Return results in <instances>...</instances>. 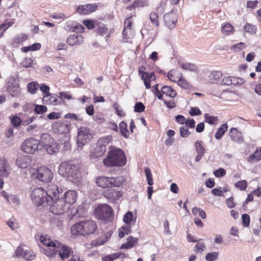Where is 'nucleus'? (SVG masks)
<instances>
[{
  "mask_svg": "<svg viewBox=\"0 0 261 261\" xmlns=\"http://www.w3.org/2000/svg\"><path fill=\"white\" fill-rule=\"evenodd\" d=\"M63 191V189L57 185L50 184L47 186L46 190L41 187L34 189L31 193V199L37 206H49L53 203L54 198L59 197Z\"/></svg>",
  "mask_w": 261,
  "mask_h": 261,
  "instance_id": "1",
  "label": "nucleus"
},
{
  "mask_svg": "<svg viewBox=\"0 0 261 261\" xmlns=\"http://www.w3.org/2000/svg\"><path fill=\"white\" fill-rule=\"evenodd\" d=\"M58 173L67 180L78 185L82 180V173L80 166L71 162L61 163L58 168Z\"/></svg>",
  "mask_w": 261,
  "mask_h": 261,
  "instance_id": "2",
  "label": "nucleus"
},
{
  "mask_svg": "<svg viewBox=\"0 0 261 261\" xmlns=\"http://www.w3.org/2000/svg\"><path fill=\"white\" fill-rule=\"evenodd\" d=\"M126 158L123 151L117 147H111L108 155L103 160V163L107 167H122L126 164Z\"/></svg>",
  "mask_w": 261,
  "mask_h": 261,
  "instance_id": "3",
  "label": "nucleus"
},
{
  "mask_svg": "<svg viewBox=\"0 0 261 261\" xmlns=\"http://www.w3.org/2000/svg\"><path fill=\"white\" fill-rule=\"evenodd\" d=\"M97 229L96 223L91 220L82 221L73 224L71 232L73 236H85L93 234Z\"/></svg>",
  "mask_w": 261,
  "mask_h": 261,
  "instance_id": "4",
  "label": "nucleus"
},
{
  "mask_svg": "<svg viewBox=\"0 0 261 261\" xmlns=\"http://www.w3.org/2000/svg\"><path fill=\"white\" fill-rule=\"evenodd\" d=\"M32 177L38 179L43 182H50L53 177L54 172L50 169L44 166L37 169H33Z\"/></svg>",
  "mask_w": 261,
  "mask_h": 261,
  "instance_id": "5",
  "label": "nucleus"
},
{
  "mask_svg": "<svg viewBox=\"0 0 261 261\" xmlns=\"http://www.w3.org/2000/svg\"><path fill=\"white\" fill-rule=\"evenodd\" d=\"M41 243L47 248L45 250V254L48 257H53L57 253V249L60 248V243L56 240L54 241L49 238L41 236L40 238Z\"/></svg>",
  "mask_w": 261,
  "mask_h": 261,
  "instance_id": "6",
  "label": "nucleus"
},
{
  "mask_svg": "<svg viewBox=\"0 0 261 261\" xmlns=\"http://www.w3.org/2000/svg\"><path fill=\"white\" fill-rule=\"evenodd\" d=\"M112 137L107 136L99 139L95 147L93 149L92 155L95 158H98L101 156L106 151L107 146L109 144Z\"/></svg>",
  "mask_w": 261,
  "mask_h": 261,
  "instance_id": "7",
  "label": "nucleus"
},
{
  "mask_svg": "<svg viewBox=\"0 0 261 261\" xmlns=\"http://www.w3.org/2000/svg\"><path fill=\"white\" fill-rule=\"evenodd\" d=\"M61 194L62 193L59 195V197L54 198V203L50 204L49 211L55 215H62L69 209V207L67 205L64 200L60 198Z\"/></svg>",
  "mask_w": 261,
  "mask_h": 261,
  "instance_id": "8",
  "label": "nucleus"
},
{
  "mask_svg": "<svg viewBox=\"0 0 261 261\" xmlns=\"http://www.w3.org/2000/svg\"><path fill=\"white\" fill-rule=\"evenodd\" d=\"M92 138V136L89 129L85 127L80 128L77 136V148L81 149L83 146L89 142Z\"/></svg>",
  "mask_w": 261,
  "mask_h": 261,
  "instance_id": "9",
  "label": "nucleus"
},
{
  "mask_svg": "<svg viewBox=\"0 0 261 261\" xmlns=\"http://www.w3.org/2000/svg\"><path fill=\"white\" fill-rule=\"evenodd\" d=\"M39 142L37 139L29 138L25 139L21 144V150L28 154L34 153L38 148Z\"/></svg>",
  "mask_w": 261,
  "mask_h": 261,
  "instance_id": "10",
  "label": "nucleus"
},
{
  "mask_svg": "<svg viewBox=\"0 0 261 261\" xmlns=\"http://www.w3.org/2000/svg\"><path fill=\"white\" fill-rule=\"evenodd\" d=\"M112 214V208L107 204L98 205L95 209V214L99 219L107 220Z\"/></svg>",
  "mask_w": 261,
  "mask_h": 261,
  "instance_id": "11",
  "label": "nucleus"
},
{
  "mask_svg": "<svg viewBox=\"0 0 261 261\" xmlns=\"http://www.w3.org/2000/svg\"><path fill=\"white\" fill-rule=\"evenodd\" d=\"M6 90L12 97H18L20 94V88L14 79H11L6 85Z\"/></svg>",
  "mask_w": 261,
  "mask_h": 261,
  "instance_id": "12",
  "label": "nucleus"
},
{
  "mask_svg": "<svg viewBox=\"0 0 261 261\" xmlns=\"http://www.w3.org/2000/svg\"><path fill=\"white\" fill-rule=\"evenodd\" d=\"M77 198V192L74 190H71L67 191L61 196V198L69 207L75 202Z\"/></svg>",
  "mask_w": 261,
  "mask_h": 261,
  "instance_id": "13",
  "label": "nucleus"
},
{
  "mask_svg": "<svg viewBox=\"0 0 261 261\" xmlns=\"http://www.w3.org/2000/svg\"><path fill=\"white\" fill-rule=\"evenodd\" d=\"M70 123L68 121H58L54 123L53 128L56 133L58 134H66L69 131Z\"/></svg>",
  "mask_w": 261,
  "mask_h": 261,
  "instance_id": "14",
  "label": "nucleus"
},
{
  "mask_svg": "<svg viewBox=\"0 0 261 261\" xmlns=\"http://www.w3.org/2000/svg\"><path fill=\"white\" fill-rule=\"evenodd\" d=\"M15 255L17 256H22L27 260L34 259L35 255L34 253L28 247L24 248L22 246H18L15 251Z\"/></svg>",
  "mask_w": 261,
  "mask_h": 261,
  "instance_id": "15",
  "label": "nucleus"
},
{
  "mask_svg": "<svg viewBox=\"0 0 261 261\" xmlns=\"http://www.w3.org/2000/svg\"><path fill=\"white\" fill-rule=\"evenodd\" d=\"M165 25L170 29H173L177 20L176 14L173 11L166 13L164 16Z\"/></svg>",
  "mask_w": 261,
  "mask_h": 261,
  "instance_id": "16",
  "label": "nucleus"
},
{
  "mask_svg": "<svg viewBox=\"0 0 261 261\" xmlns=\"http://www.w3.org/2000/svg\"><path fill=\"white\" fill-rule=\"evenodd\" d=\"M143 68V67H142L139 68V73L141 79L143 80L146 88L149 89L150 88V82L155 80V76L154 72L149 73L148 72L142 71L141 68Z\"/></svg>",
  "mask_w": 261,
  "mask_h": 261,
  "instance_id": "17",
  "label": "nucleus"
},
{
  "mask_svg": "<svg viewBox=\"0 0 261 261\" xmlns=\"http://www.w3.org/2000/svg\"><path fill=\"white\" fill-rule=\"evenodd\" d=\"M97 6L95 4H88L80 5L76 9V12L80 15H87L95 11Z\"/></svg>",
  "mask_w": 261,
  "mask_h": 261,
  "instance_id": "18",
  "label": "nucleus"
},
{
  "mask_svg": "<svg viewBox=\"0 0 261 261\" xmlns=\"http://www.w3.org/2000/svg\"><path fill=\"white\" fill-rule=\"evenodd\" d=\"M103 195L110 201H114L122 196L123 192L116 191L114 189H109L104 192Z\"/></svg>",
  "mask_w": 261,
  "mask_h": 261,
  "instance_id": "19",
  "label": "nucleus"
},
{
  "mask_svg": "<svg viewBox=\"0 0 261 261\" xmlns=\"http://www.w3.org/2000/svg\"><path fill=\"white\" fill-rule=\"evenodd\" d=\"M66 42L70 46L80 45L84 42V38L81 35L75 34L69 35Z\"/></svg>",
  "mask_w": 261,
  "mask_h": 261,
  "instance_id": "20",
  "label": "nucleus"
},
{
  "mask_svg": "<svg viewBox=\"0 0 261 261\" xmlns=\"http://www.w3.org/2000/svg\"><path fill=\"white\" fill-rule=\"evenodd\" d=\"M230 136L231 141L237 143L241 144L244 141L242 133L235 127L230 129Z\"/></svg>",
  "mask_w": 261,
  "mask_h": 261,
  "instance_id": "21",
  "label": "nucleus"
},
{
  "mask_svg": "<svg viewBox=\"0 0 261 261\" xmlns=\"http://www.w3.org/2000/svg\"><path fill=\"white\" fill-rule=\"evenodd\" d=\"M32 162V159L29 155L19 157L16 161L17 165L21 168H26L29 167Z\"/></svg>",
  "mask_w": 261,
  "mask_h": 261,
  "instance_id": "22",
  "label": "nucleus"
},
{
  "mask_svg": "<svg viewBox=\"0 0 261 261\" xmlns=\"http://www.w3.org/2000/svg\"><path fill=\"white\" fill-rule=\"evenodd\" d=\"M145 172L146 176L147 184L150 186L147 188L148 197V199H150L151 198V196L153 193V188L152 187H151V186L153 184V181L150 170L148 168H146L145 169Z\"/></svg>",
  "mask_w": 261,
  "mask_h": 261,
  "instance_id": "23",
  "label": "nucleus"
},
{
  "mask_svg": "<svg viewBox=\"0 0 261 261\" xmlns=\"http://www.w3.org/2000/svg\"><path fill=\"white\" fill-rule=\"evenodd\" d=\"M261 160V147H257L255 151L251 154L247 159L248 163L254 164Z\"/></svg>",
  "mask_w": 261,
  "mask_h": 261,
  "instance_id": "24",
  "label": "nucleus"
},
{
  "mask_svg": "<svg viewBox=\"0 0 261 261\" xmlns=\"http://www.w3.org/2000/svg\"><path fill=\"white\" fill-rule=\"evenodd\" d=\"M42 102L46 105H57L58 102V99L55 94L50 93L47 94L43 95L42 98Z\"/></svg>",
  "mask_w": 261,
  "mask_h": 261,
  "instance_id": "25",
  "label": "nucleus"
},
{
  "mask_svg": "<svg viewBox=\"0 0 261 261\" xmlns=\"http://www.w3.org/2000/svg\"><path fill=\"white\" fill-rule=\"evenodd\" d=\"M109 187H119L124 182V177L119 176L117 177H109Z\"/></svg>",
  "mask_w": 261,
  "mask_h": 261,
  "instance_id": "26",
  "label": "nucleus"
},
{
  "mask_svg": "<svg viewBox=\"0 0 261 261\" xmlns=\"http://www.w3.org/2000/svg\"><path fill=\"white\" fill-rule=\"evenodd\" d=\"M60 249L59 250V255L62 259L67 258L69 257L71 251V249L66 245H62L60 244Z\"/></svg>",
  "mask_w": 261,
  "mask_h": 261,
  "instance_id": "27",
  "label": "nucleus"
},
{
  "mask_svg": "<svg viewBox=\"0 0 261 261\" xmlns=\"http://www.w3.org/2000/svg\"><path fill=\"white\" fill-rule=\"evenodd\" d=\"M39 144L40 143L42 146L44 148L49 144L54 142V140L48 134H43L40 137V141H39Z\"/></svg>",
  "mask_w": 261,
  "mask_h": 261,
  "instance_id": "28",
  "label": "nucleus"
},
{
  "mask_svg": "<svg viewBox=\"0 0 261 261\" xmlns=\"http://www.w3.org/2000/svg\"><path fill=\"white\" fill-rule=\"evenodd\" d=\"M167 76L170 81L177 82L179 79L182 76V74L179 71L172 69L168 72Z\"/></svg>",
  "mask_w": 261,
  "mask_h": 261,
  "instance_id": "29",
  "label": "nucleus"
},
{
  "mask_svg": "<svg viewBox=\"0 0 261 261\" xmlns=\"http://www.w3.org/2000/svg\"><path fill=\"white\" fill-rule=\"evenodd\" d=\"M109 177L98 176L96 178V184L98 187L106 188H109Z\"/></svg>",
  "mask_w": 261,
  "mask_h": 261,
  "instance_id": "30",
  "label": "nucleus"
},
{
  "mask_svg": "<svg viewBox=\"0 0 261 261\" xmlns=\"http://www.w3.org/2000/svg\"><path fill=\"white\" fill-rule=\"evenodd\" d=\"M0 174L3 176L7 177L9 173L10 168L6 160L1 161Z\"/></svg>",
  "mask_w": 261,
  "mask_h": 261,
  "instance_id": "31",
  "label": "nucleus"
},
{
  "mask_svg": "<svg viewBox=\"0 0 261 261\" xmlns=\"http://www.w3.org/2000/svg\"><path fill=\"white\" fill-rule=\"evenodd\" d=\"M162 93L171 97H174L176 95V92L171 87L164 86L162 88Z\"/></svg>",
  "mask_w": 261,
  "mask_h": 261,
  "instance_id": "32",
  "label": "nucleus"
},
{
  "mask_svg": "<svg viewBox=\"0 0 261 261\" xmlns=\"http://www.w3.org/2000/svg\"><path fill=\"white\" fill-rule=\"evenodd\" d=\"M137 241V239L136 238H133L132 236H129L127 239V242L123 244L121 247V249H130L133 248L136 242Z\"/></svg>",
  "mask_w": 261,
  "mask_h": 261,
  "instance_id": "33",
  "label": "nucleus"
},
{
  "mask_svg": "<svg viewBox=\"0 0 261 261\" xmlns=\"http://www.w3.org/2000/svg\"><path fill=\"white\" fill-rule=\"evenodd\" d=\"M111 232L110 231L107 232L105 233L104 237H102L101 238H98L95 240V245L97 246H99L104 244L106 243L111 236Z\"/></svg>",
  "mask_w": 261,
  "mask_h": 261,
  "instance_id": "34",
  "label": "nucleus"
},
{
  "mask_svg": "<svg viewBox=\"0 0 261 261\" xmlns=\"http://www.w3.org/2000/svg\"><path fill=\"white\" fill-rule=\"evenodd\" d=\"M228 128L227 124L224 123L222 124L220 127H219L217 132L215 134V138L217 139H220L222 138L225 133L226 132Z\"/></svg>",
  "mask_w": 261,
  "mask_h": 261,
  "instance_id": "35",
  "label": "nucleus"
},
{
  "mask_svg": "<svg viewBox=\"0 0 261 261\" xmlns=\"http://www.w3.org/2000/svg\"><path fill=\"white\" fill-rule=\"evenodd\" d=\"M146 6H147L146 2L142 0L136 1H135L132 5L127 7V9L131 10L134 8L143 7Z\"/></svg>",
  "mask_w": 261,
  "mask_h": 261,
  "instance_id": "36",
  "label": "nucleus"
},
{
  "mask_svg": "<svg viewBox=\"0 0 261 261\" xmlns=\"http://www.w3.org/2000/svg\"><path fill=\"white\" fill-rule=\"evenodd\" d=\"M205 122L210 124H216L218 122L217 117L211 116L209 114L206 113L204 115Z\"/></svg>",
  "mask_w": 261,
  "mask_h": 261,
  "instance_id": "37",
  "label": "nucleus"
},
{
  "mask_svg": "<svg viewBox=\"0 0 261 261\" xmlns=\"http://www.w3.org/2000/svg\"><path fill=\"white\" fill-rule=\"evenodd\" d=\"M119 128L121 135L125 138H127L129 135L127 129V124L124 121H121L119 124Z\"/></svg>",
  "mask_w": 261,
  "mask_h": 261,
  "instance_id": "38",
  "label": "nucleus"
},
{
  "mask_svg": "<svg viewBox=\"0 0 261 261\" xmlns=\"http://www.w3.org/2000/svg\"><path fill=\"white\" fill-rule=\"evenodd\" d=\"M233 31V27L230 23H226L222 28V32L224 35H229Z\"/></svg>",
  "mask_w": 261,
  "mask_h": 261,
  "instance_id": "39",
  "label": "nucleus"
},
{
  "mask_svg": "<svg viewBox=\"0 0 261 261\" xmlns=\"http://www.w3.org/2000/svg\"><path fill=\"white\" fill-rule=\"evenodd\" d=\"M44 148L50 154H52L57 152L58 150V145L55 142L49 144V145L46 146L44 147Z\"/></svg>",
  "mask_w": 261,
  "mask_h": 261,
  "instance_id": "40",
  "label": "nucleus"
},
{
  "mask_svg": "<svg viewBox=\"0 0 261 261\" xmlns=\"http://www.w3.org/2000/svg\"><path fill=\"white\" fill-rule=\"evenodd\" d=\"M124 41L127 42V40L133 36V31L132 28L123 29L122 33Z\"/></svg>",
  "mask_w": 261,
  "mask_h": 261,
  "instance_id": "41",
  "label": "nucleus"
},
{
  "mask_svg": "<svg viewBox=\"0 0 261 261\" xmlns=\"http://www.w3.org/2000/svg\"><path fill=\"white\" fill-rule=\"evenodd\" d=\"M236 80H237V77L234 76L225 77L223 79L222 83L223 85L229 86L234 85Z\"/></svg>",
  "mask_w": 261,
  "mask_h": 261,
  "instance_id": "42",
  "label": "nucleus"
},
{
  "mask_svg": "<svg viewBox=\"0 0 261 261\" xmlns=\"http://www.w3.org/2000/svg\"><path fill=\"white\" fill-rule=\"evenodd\" d=\"M181 68L185 70H189L193 72L197 71V67L193 64L185 63L181 65Z\"/></svg>",
  "mask_w": 261,
  "mask_h": 261,
  "instance_id": "43",
  "label": "nucleus"
},
{
  "mask_svg": "<svg viewBox=\"0 0 261 261\" xmlns=\"http://www.w3.org/2000/svg\"><path fill=\"white\" fill-rule=\"evenodd\" d=\"M28 39V36L26 34H21L18 35L14 40V44L16 45L21 44Z\"/></svg>",
  "mask_w": 261,
  "mask_h": 261,
  "instance_id": "44",
  "label": "nucleus"
},
{
  "mask_svg": "<svg viewBox=\"0 0 261 261\" xmlns=\"http://www.w3.org/2000/svg\"><path fill=\"white\" fill-rule=\"evenodd\" d=\"M203 142L201 140L196 141L195 143L196 150L197 153L204 154L205 149L202 146Z\"/></svg>",
  "mask_w": 261,
  "mask_h": 261,
  "instance_id": "45",
  "label": "nucleus"
},
{
  "mask_svg": "<svg viewBox=\"0 0 261 261\" xmlns=\"http://www.w3.org/2000/svg\"><path fill=\"white\" fill-rule=\"evenodd\" d=\"M219 252H212L207 253L205 256V259L207 261H215L218 258Z\"/></svg>",
  "mask_w": 261,
  "mask_h": 261,
  "instance_id": "46",
  "label": "nucleus"
},
{
  "mask_svg": "<svg viewBox=\"0 0 261 261\" xmlns=\"http://www.w3.org/2000/svg\"><path fill=\"white\" fill-rule=\"evenodd\" d=\"M47 107L44 105H35L34 111L38 114H43L47 111Z\"/></svg>",
  "mask_w": 261,
  "mask_h": 261,
  "instance_id": "47",
  "label": "nucleus"
},
{
  "mask_svg": "<svg viewBox=\"0 0 261 261\" xmlns=\"http://www.w3.org/2000/svg\"><path fill=\"white\" fill-rule=\"evenodd\" d=\"M38 86L39 85L37 82L30 83L28 85V90L32 94H34L36 92Z\"/></svg>",
  "mask_w": 261,
  "mask_h": 261,
  "instance_id": "48",
  "label": "nucleus"
},
{
  "mask_svg": "<svg viewBox=\"0 0 261 261\" xmlns=\"http://www.w3.org/2000/svg\"><path fill=\"white\" fill-rule=\"evenodd\" d=\"M108 32V28L104 24L99 25L96 30V33L101 36L106 34Z\"/></svg>",
  "mask_w": 261,
  "mask_h": 261,
  "instance_id": "49",
  "label": "nucleus"
},
{
  "mask_svg": "<svg viewBox=\"0 0 261 261\" xmlns=\"http://www.w3.org/2000/svg\"><path fill=\"white\" fill-rule=\"evenodd\" d=\"M247 182L245 180L239 181L235 184V186L240 190H246L247 187Z\"/></svg>",
  "mask_w": 261,
  "mask_h": 261,
  "instance_id": "50",
  "label": "nucleus"
},
{
  "mask_svg": "<svg viewBox=\"0 0 261 261\" xmlns=\"http://www.w3.org/2000/svg\"><path fill=\"white\" fill-rule=\"evenodd\" d=\"M11 122L12 125L14 127H18L22 123L21 119L17 116L12 117L11 119Z\"/></svg>",
  "mask_w": 261,
  "mask_h": 261,
  "instance_id": "51",
  "label": "nucleus"
},
{
  "mask_svg": "<svg viewBox=\"0 0 261 261\" xmlns=\"http://www.w3.org/2000/svg\"><path fill=\"white\" fill-rule=\"evenodd\" d=\"M145 109V106L141 102H137L134 106V111L137 113L143 112Z\"/></svg>",
  "mask_w": 261,
  "mask_h": 261,
  "instance_id": "52",
  "label": "nucleus"
},
{
  "mask_svg": "<svg viewBox=\"0 0 261 261\" xmlns=\"http://www.w3.org/2000/svg\"><path fill=\"white\" fill-rule=\"evenodd\" d=\"M113 108L115 109V113L117 115L120 117H123L125 115V113L120 108V106L117 103H114L113 106Z\"/></svg>",
  "mask_w": 261,
  "mask_h": 261,
  "instance_id": "53",
  "label": "nucleus"
},
{
  "mask_svg": "<svg viewBox=\"0 0 261 261\" xmlns=\"http://www.w3.org/2000/svg\"><path fill=\"white\" fill-rule=\"evenodd\" d=\"M245 47V43L243 42H239L238 43L232 45L230 49L234 51H239Z\"/></svg>",
  "mask_w": 261,
  "mask_h": 261,
  "instance_id": "54",
  "label": "nucleus"
},
{
  "mask_svg": "<svg viewBox=\"0 0 261 261\" xmlns=\"http://www.w3.org/2000/svg\"><path fill=\"white\" fill-rule=\"evenodd\" d=\"M177 83V84L181 88H183L184 89L190 88L189 84L185 79L182 78V76L179 79V80L178 81Z\"/></svg>",
  "mask_w": 261,
  "mask_h": 261,
  "instance_id": "55",
  "label": "nucleus"
},
{
  "mask_svg": "<svg viewBox=\"0 0 261 261\" xmlns=\"http://www.w3.org/2000/svg\"><path fill=\"white\" fill-rule=\"evenodd\" d=\"M242 225L244 227H248L250 224V217L248 214H244L242 215Z\"/></svg>",
  "mask_w": 261,
  "mask_h": 261,
  "instance_id": "56",
  "label": "nucleus"
},
{
  "mask_svg": "<svg viewBox=\"0 0 261 261\" xmlns=\"http://www.w3.org/2000/svg\"><path fill=\"white\" fill-rule=\"evenodd\" d=\"M205 248L204 244L202 242H198L194 248V251L196 252L201 253Z\"/></svg>",
  "mask_w": 261,
  "mask_h": 261,
  "instance_id": "57",
  "label": "nucleus"
},
{
  "mask_svg": "<svg viewBox=\"0 0 261 261\" xmlns=\"http://www.w3.org/2000/svg\"><path fill=\"white\" fill-rule=\"evenodd\" d=\"M133 218V214L132 212L128 211L123 216V221L126 223H129Z\"/></svg>",
  "mask_w": 261,
  "mask_h": 261,
  "instance_id": "58",
  "label": "nucleus"
},
{
  "mask_svg": "<svg viewBox=\"0 0 261 261\" xmlns=\"http://www.w3.org/2000/svg\"><path fill=\"white\" fill-rule=\"evenodd\" d=\"M179 133L181 137L183 138H187L190 134L188 128L185 126H181L179 128Z\"/></svg>",
  "mask_w": 261,
  "mask_h": 261,
  "instance_id": "59",
  "label": "nucleus"
},
{
  "mask_svg": "<svg viewBox=\"0 0 261 261\" xmlns=\"http://www.w3.org/2000/svg\"><path fill=\"white\" fill-rule=\"evenodd\" d=\"M150 19L151 22L155 25L158 26L159 25L158 14L157 13L154 12L151 13Z\"/></svg>",
  "mask_w": 261,
  "mask_h": 261,
  "instance_id": "60",
  "label": "nucleus"
},
{
  "mask_svg": "<svg viewBox=\"0 0 261 261\" xmlns=\"http://www.w3.org/2000/svg\"><path fill=\"white\" fill-rule=\"evenodd\" d=\"M50 17L52 18L61 19L63 20H65L68 17L64 13H54V14H51L50 15Z\"/></svg>",
  "mask_w": 261,
  "mask_h": 261,
  "instance_id": "61",
  "label": "nucleus"
},
{
  "mask_svg": "<svg viewBox=\"0 0 261 261\" xmlns=\"http://www.w3.org/2000/svg\"><path fill=\"white\" fill-rule=\"evenodd\" d=\"M189 114L192 116H198L201 114V112L197 107H191L189 111Z\"/></svg>",
  "mask_w": 261,
  "mask_h": 261,
  "instance_id": "62",
  "label": "nucleus"
},
{
  "mask_svg": "<svg viewBox=\"0 0 261 261\" xmlns=\"http://www.w3.org/2000/svg\"><path fill=\"white\" fill-rule=\"evenodd\" d=\"M10 202L9 203H13L16 205H18L20 204V199L18 196L15 195H10Z\"/></svg>",
  "mask_w": 261,
  "mask_h": 261,
  "instance_id": "63",
  "label": "nucleus"
},
{
  "mask_svg": "<svg viewBox=\"0 0 261 261\" xmlns=\"http://www.w3.org/2000/svg\"><path fill=\"white\" fill-rule=\"evenodd\" d=\"M33 64V60L30 58H25L21 63L23 67L27 68L31 67Z\"/></svg>",
  "mask_w": 261,
  "mask_h": 261,
  "instance_id": "64",
  "label": "nucleus"
}]
</instances>
